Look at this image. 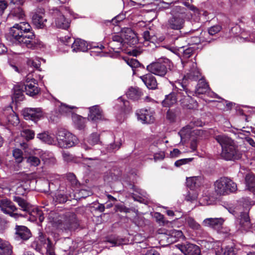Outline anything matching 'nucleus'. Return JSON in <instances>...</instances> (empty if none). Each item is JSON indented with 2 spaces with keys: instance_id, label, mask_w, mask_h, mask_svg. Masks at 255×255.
<instances>
[{
  "instance_id": "f257e3e1",
  "label": "nucleus",
  "mask_w": 255,
  "mask_h": 255,
  "mask_svg": "<svg viewBox=\"0 0 255 255\" xmlns=\"http://www.w3.org/2000/svg\"><path fill=\"white\" fill-rule=\"evenodd\" d=\"M194 94L189 90L186 85L180 82H177L172 92L165 96V99L162 102V105L164 107H171L175 105L178 102L184 108L192 109L194 102L192 96Z\"/></svg>"
},
{
  "instance_id": "f03ea898",
  "label": "nucleus",
  "mask_w": 255,
  "mask_h": 255,
  "mask_svg": "<svg viewBox=\"0 0 255 255\" xmlns=\"http://www.w3.org/2000/svg\"><path fill=\"white\" fill-rule=\"evenodd\" d=\"M9 34L18 43L28 48H33L35 44V37L31 27L27 22L15 24L9 30Z\"/></svg>"
},
{
  "instance_id": "7ed1b4c3",
  "label": "nucleus",
  "mask_w": 255,
  "mask_h": 255,
  "mask_svg": "<svg viewBox=\"0 0 255 255\" xmlns=\"http://www.w3.org/2000/svg\"><path fill=\"white\" fill-rule=\"evenodd\" d=\"M203 122L199 119L193 120L186 127L183 128L178 132L181 138V142H199L200 138L205 137L207 131L201 129H193L194 127H202Z\"/></svg>"
},
{
  "instance_id": "20e7f679",
  "label": "nucleus",
  "mask_w": 255,
  "mask_h": 255,
  "mask_svg": "<svg viewBox=\"0 0 255 255\" xmlns=\"http://www.w3.org/2000/svg\"><path fill=\"white\" fill-rule=\"evenodd\" d=\"M185 8L180 6H174L171 11L172 17L167 23L168 27L174 30L182 29L185 23Z\"/></svg>"
},
{
  "instance_id": "39448f33",
  "label": "nucleus",
  "mask_w": 255,
  "mask_h": 255,
  "mask_svg": "<svg viewBox=\"0 0 255 255\" xmlns=\"http://www.w3.org/2000/svg\"><path fill=\"white\" fill-rule=\"evenodd\" d=\"M215 191L217 195H226L235 192L237 190L236 183L227 177H222L214 183Z\"/></svg>"
},
{
  "instance_id": "423d86ee",
  "label": "nucleus",
  "mask_w": 255,
  "mask_h": 255,
  "mask_svg": "<svg viewBox=\"0 0 255 255\" xmlns=\"http://www.w3.org/2000/svg\"><path fill=\"white\" fill-rule=\"evenodd\" d=\"M79 225L76 215L72 212L66 213L64 215L63 220L57 222V228L67 233L75 231Z\"/></svg>"
},
{
  "instance_id": "0eeeda50",
  "label": "nucleus",
  "mask_w": 255,
  "mask_h": 255,
  "mask_svg": "<svg viewBox=\"0 0 255 255\" xmlns=\"http://www.w3.org/2000/svg\"><path fill=\"white\" fill-rule=\"evenodd\" d=\"M222 148L221 157L227 161H235L241 158L243 151L238 144H220Z\"/></svg>"
},
{
  "instance_id": "6e6552de",
  "label": "nucleus",
  "mask_w": 255,
  "mask_h": 255,
  "mask_svg": "<svg viewBox=\"0 0 255 255\" xmlns=\"http://www.w3.org/2000/svg\"><path fill=\"white\" fill-rule=\"evenodd\" d=\"M170 61L165 58L162 57L158 59L156 62H153L148 65L146 69L152 74L163 77L167 73V66L169 65Z\"/></svg>"
},
{
  "instance_id": "1a4fd4ad",
  "label": "nucleus",
  "mask_w": 255,
  "mask_h": 255,
  "mask_svg": "<svg viewBox=\"0 0 255 255\" xmlns=\"http://www.w3.org/2000/svg\"><path fill=\"white\" fill-rule=\"evenodd\" d=\"M0 208L3 213L16 219L19 217H24L26 216V214L23 215L18 212H15L18 211L17 208L11 200L7 198L0 200Z\"/></svg>"
},
{
  "instance_id": "9d476101",
  "label": "nucleus",
  "mask_w": 255,
  "mask_h": 255,
  "mask_svg": "<svg viewBox=\"0 0 255 255\" xmlns=\"http://www.w3.org/2000/svg\"><path fill=\"white\" fill-rule=\"evenodd\" d=\"M19 123V120L15 113L10 106L2 109V116L1 118L0 125H11L17 126Z\"/></svg>"
},
{
  "instance_id": "9b49d317",
  "label": "nucleus",
  "mask_w": 255,
  "mask_h": 255,
  "mask_svg": "<svg viewBox=\"0 0 255 255\" xmlns=\"http://www.w3.org/2000/svg\"><path fill=\"white\" fill-rule=\"evenodd\" d=\"M154 112L151 109H141L136 111L137 120L142 124H150L155 121Z\"/></svg>"
},
{
  "instance_id": "f8f14e48",
  "label": "nucleus",
  "mask_w": 255,
  "mask_h": 255,
  "mask_svg": "<svg viewBox=\"0 0 255 255\" xmlns=\"http://www.w3.org/2000/svg\"><path fill=\"white\" fill-rule=\"evenodd\" d=\"M236 223L241 231H250L253 228L249 212H242L236 219Z\"/></svg>"
},
{
  "instance_id": "ddd939ff",
  "label": "nucleus",
  "mask_w": 255,
  "mask_h": 255,
  "mask_svg": "<svg viewBox=\"0 0 255 255\" xmlns=\"http://www.w3.org/2000/svg\"><path fill=\"white\" fill-rule=\"evenodd\" d=\"M183 67L185 68L190 67L188 72L184 76L183 81L190 79L192 81L198 80L201 76V74L199 70L197 68L196 63L192 61H188L184 63L182 61Z\"/></svg>"
},
{
  "instance_id": "4468645a",
  "label": "nucleus",
  "mask_w": 255,
  "mask_h": 255,
  "mask_svg": "<svg viewBox=\"0 0 255 255\" xmlns=\"http://www.w3.org/2000/svg\"><path fill=\"white\" fill-rule=\"evenodd\" d=\"M64 8L61 7L60 9L55 8L54 10V16L56 26L58 28L66 29L70 26V21L65 17L63 13Z\"/></svg>"
},
{
  "instance_id": "2eb2a0df",
  "label": "nucleus",
  "mask_w": 255,
  "mask_h": 255,
  "mask_svg": "<svg viewBox=\"0 0 255 255\" xmlns=\"http://www.w3.org/2000/svg\"><path fill=\"white\" fill-rule=\"evenodd\" d=\"M176 246L185 255H201L200 248L195 244L186 242Z\"/></svg>"
},
{
  "instance_id": "dca6fc26",
  "label": "nucleus",
  "mask_w": 255,
  "mask_h": 255,
  "mask_svg": "<svg viewBox=\"0 0 255 255\" xmlns=\"http://www.w3.org/2000/svg\"><path fill=\"white\" fill-rule=\"evenodd\" d=\"M58 143H76L78 139L74 135L64 129H60L56 134Z\"/></svg>"
},
{
  "instance_id": "f3484780",
  "label": "nucleus",
  "mask_w": 255,
  "mask_h": 255,
  "mask_svg": "<svg viewBox=\"0 0 255 255\" xmlns=\"http://www.w3.org/2000/svg\"><path fill=\"white\" fill-rule=\"evenodd\" d=\"M14 230V238L17 241H26L32 237L30 229L25 226L16 225Z\"/></svg>"
},
{
  "instance_id": "a211bd4d",
  "label": "nucleus",
  "mask_w": 255,
  "mask_h": 255,
  "mask_svg": "<svg viewBox=\"0 0 255 255\" xmlns=\"http://www.w3.org/2000/svg\"><path fill=\"white\" fill-rule=\"evenodd\" d=\"M22 115L26 120L37 122L43 117V112L41 108H26L22 111Z\"/></svg>"
},
{
  "instance_id": "6ab92c4d",
  "label": "nucleus",
  "mask_w": 255,
  "mask_h": 255,
  "mask_svg": "<svg viewBox=\"0 0 255 255\" xmlns=\"http://www.w3.org/2000/svg\"><path fill=\"white\" fill-rule=\"evenodd\" d=\"M49 238L47 237L45 233L42 232L38 233V236L31 243V247L37 252H40L42 247L46 245V242Z\"/></svg>"
},
{
  "instance_id": "aec40b11",
  "label": "nucleus",
  "mask_w": 255,
  "mask_h": 255,
  "mask_svg": "<svg viewBox=\"0 0 255 255\" xmlns=\"http://www.w3.org/2000/svg\"><path fill=\"white\" fill-rule=\"evenodd\" d=\"M126 43L124 38L119 34H114L112 36V40L109 42V46L116 52H119Z\"/></svg>"
},
{
  "instance_id": "412c9836",
  "label": "nucleus",
  "mask_w": 255,
  "mask_h": 255,
  "mask_svg": "<svg viewBox=\"0 0 255 255\" xmlns=\"http://www.w3.org/2000/svg\"><path fill=\"white\" fill-rule=\"evenodd\" d=\"M89 114L88 115L89 120L97 122L104 119L102 110L97 106H94L89 108Z\"/></svg>"
},
{
  "instance_id": "4be33fe9",
  "label": "nucleus",
  "mask_w": 255,
  "mask_h": 255,
  "mask_svg": "<svg viewBox=\"0 0 255 255\" xmlns=\"http://www.w3.org/2000/svg\"><path fill=\"white\" fill-rule=\"evenodd\" d=\"M13 201L17 203L20 207V210L25 212V214H29L33 210L34 207L28 203L25 200L19 196L13 197Z\"/></svg>"
},
{
  "instance_id": "5701e85b",
  "label": "nucleus",
  "mask_w": 255,
  "mask_h": 255,
  "mask_svg": "<svg viewBox=\"0 0 255 255\" xmlns=\"http://www.w3.org/2000/svg\"><path fill=\"white\" fill-rule=\"evenodd\" d=\"M47 19L45 18V14L43 9L35 12L32 16V21L35 26L38 28H43Z\"/></svg>"
},
{
  "instance_id": "b1692460",
  "label": "nucleus",
  "mask_w": 255,
  "mask_h": 255,
  "mask_svg": "<svg viewBox=\"0 0 255 255\" xmlns=\"http://www.w3.org/2000/svg\"><path fill=\"white\" fill-rule=\"evenodd\" d=\"M235 244L232 242L227 245L222 246L221 249L216 253L217 255H235L237 253Z\"/></svg>"
},
{
  "instance_id": "393cba45",
  "label": "nucleus",
  "mask_w": 255,
  "mask_h": 255,
  "mask_svg": "<svg viewBox=\"0 0 255 255\" xmlns=\"http://www.w3.org/2000/svg\"><path fill=\"white\" fill-rule=\"evenodd\" d=\"M224 220L223 218H207L203 221L205 226L210 227L215 230H219L222 227Z\"/></svg>"
},
{
  "instance_id": "a878e982",
  "label": "nucleus",
  "mask_w": 255,
  "mask_h": 255,
  "mask_svg": "<svg viewBox=\"0 0 255 255\" xmlns=\"http://www.w3.org/2000/svg\"><path fill=\"white\" fill-rule=\"evenodd\" d=\"M140 79L147 88L154 90L157 88V83L154 76L151 74H147L140 77Z\"/></svg>"
},
{
  "instance_id": "bb28decb",
  "label": "nucleus",
  "mask_w": 255,
  "mask_h": 255,
  "mask_svg": "<svg viewBox=\"0 0 255 255\" xmlns=\"http://www.w3.org/2000/svg\"><path fill=\"white\" fill-rule=\"evenodd\" d=\"M13 93L11 97L12 101L17 102L22 101L24 99L23 92L24 89V84L15 85L13 87Z\"/></svg>"
},
{
  "instance_id": "cd10ccee",
  "label": "nucleus",
  "mask_w": 255,
  "mask_h": 255,
  "mask_svg": "<svg viewBox=\"0 0 255 255\" xmlns=\"http://www.w3.org/2000/svg\"><path fill=\"white\" fill-rule=\"evenodd\" d=\"M71 48L74 52H85L88 50V44L85 40L77 38L74 40Z\"/></svg>"
},
{
  "instance_id": "c85d7f7f",
  "label": "nucleus",
  "mask_w": 255,
  "mask_h": 255,
  "mask_svg": "<svg viewBox=\"0 0 255 255\" xmlns=\"http://www.w3.org/2000/svg\"><path fill=\"white\" fill-rule=\"evenodd\" d=\"M25 15L23 9L19 6L13 8L8 15L9 18L14 20H22L25 17Z\"/></svg>"
},
{
  "instance_id": "c756f323",
  "label": "nucleus",
  "mask_w": 255,
  "mask_h": 255,
  "mask_svg": "<svg viewBox=\"0 0 255 255\" xmlns=\"http://www.w3.org/2000/svg\"><path fill=\"white\" fill-rule=\"evenodd\" d=\"M210 90L208 83L205 79L201 78L199 79L197 87L195 89V94L196 95L204 94L208 92Z\"/></svg>"
},
{
  "instance_id": "7c9ffc66",
  "label": "nucleus",
  "mask_w": 255,
  "mask_h": 255,
  "mask_svg": "<svg viewBox=\"0 0 255 255\" xmlns=\"http://www.w3.org/2000/svg\"><path fill=\"white\" fill-rule=\"evenodd\" d=\"M12 247L8 242L0 238V255H11Z\"/></svg>"
},
{
  "instance_id": "2f4dec72",
  "label": "nucleus",
  "mask_w": 255,
  "mask_h": 255,
  "mask_svg": "<svg viewBox=\"0 0 255 255\" xmlns=\"http://www.w3.org/2000/svg\"><path fill=\"white\" fill-rule=\"evenodd\" d=\"M24 86L26 94L31 97L37 95L40 92V88L38 87L37 83L24 84Z\"/></svg>"
},
{
  "instance_id": "473e14b6",
  "label": "nucleus",
  "mask_w": 255,
  "mask_h": 255,
  "mask_svg": "<svg viewBox=\"0 0 255 255\" xmlns=\"http://www.w3.org/2000/svg\"><path fill=\"white\" fill-rule=\"evenodd\" d=\"M37 138L41 142L46 143H52L55 142L54 135L49 133L47 131H44L37 135Z\"/></svg>"
},
{
  "instance_id": "72a5a7b5",
  "label": "nucleus",
  "mask_w": 255,
  "mask_h": 255,
  "mask_svg": "<svg viewBox=\"0 0 255 255\" xmlns=\"http://www.w3.org/2000/svg\"><path fill=\"white\" fill-rule=\"evenodd\" d=\"M128 98L133 100H138L141 96V92L138 88H130L126 93Z\"/></svg>"
},
{
  "instance_id": "f704fd0d",
  "label": "nucleus",
  "mask_w": 255,
  "mask_h": 255,
  "mask_svg": "<svg viewBox=\"0 0 255 255\" xmlns=\"http://www.w3.org/2000/svg\"><path fill=\"white\" fill-rule=\"evenodd\" d=\"M168 231L170 235V238L168 239V244L176 242L178 241V238L183 235V233L181 231L171 230Z\"/></svg>"
},
{
  "instance_id": "c9c22d12",
  "label": "nucleus",
  "mask_w": 255,
  "mask_h": 255,
  "mask_svg": "<svg viewBox=\"0 0 255 255\" xmlns=\"http://www.w3.org/2000/svg\"><path fill=\"white\" fill-rule=\"evenodd\" d=\"M245 182L248 189L250 190H253L255 188V174H247L245 177Z\"/></svg>"
},
{
  "instance_id": "e433bc0d",
  "label": "nucleus",
  "mask_w": 255,
  "mask_h": 255,
  "mask_svg": "<svg viewBox=\"0 0 255 255\" xmlns=\"http://www.w3.org/2000/svg\"><path fill=\"white\" fill-rule=\"evenodd\" d=\"M123 171L121 167L115 166H113L110 170V175L114 180H119L121 179Z\"/></svg>"
},
{
  "instance_id": "4c0bfd02",
  "label": "nucleus",
  "mask_w": 255,
  "mask_h": 255,
  "mask_svg": "<svg viewBox=\"0 0 255 255\" xmlns=\"http://www.w3.org/2000/svg\"><path fill=\"white\" fill-rule=\"evenodd\" d=\"M29 215L33 217L32 220L38 219L39 222L41 223L44 219V217L42 211L34 207L33 210L29 214Z\"/></svg>"
},
{
  "instance_id": "58836bf2",
  "label": "nucleus",
  "mask_w": 255,
  "mask_h": 255,
  "mask_svg": "<svg viewBox=\"0 0 255 255\" xmlns=\"http://www.w3.org/2000/svg\"><path fill=\"white\" fill-rule=\"evenodd\" d=\"M215 138L219 143H232L233 142L232 139L224 134L216 135Z\"/></svg>"
},
{
  "instance_id": "ea45409f",
  "label": "nucleus",
  "mask_w": 255,
  "mask_h": 255,
  "mask_svg": "<svg viewBox=\"0 0 255 255\" xmlns=\"http://www.w3.org/2000/svg\"><path fill=\"white\" fill-rule=\"evenodd\" d=\"M21 135L27 141H29L34 138V132L29 129H23L21 131Z\"/></svg>"
},
{
  "instance_id": "a19ab883",
  "label": "nucleus",
  "mask_w": 255,
  "mask_h": 255,
  "mask_svg": "<svg viewBox=\"0 0 255 255\" xmlns=\"http://www.w3.org/2000/svg\"><path fill=\"white\" fill-rule=\"evenodd\" d=\"M186 222L189 227L195 230H200L201 228V226L193 218L189 217L186 220Z\"/></svg>"
},
{
  "instance_id": "79ce46f5",
  "label": "nucleus",
  "mask_w": 255,
  "mask_h": 255,
  "mask_svg": "<svg viewBox=\"0 0 255 255\" xmlns=\"http://www.w3.org/2000/svg\"><path fill=\"white\" fill-rule=\"evenodd\" d=\"M67 179L73 187H77L80 185V183L77 180L75 175L73 173H68L66 175Z\"/></svg>"
},
{
  "instance_id": "37998d69",
  "label": "nucleus",
  "mask_w": 255,
  "mask_h": 255,
  "mask_svg": "<svg viewBox=\"0 0 255 255\" xmlns=\"http://www.w3.org/2000/svg\"><path fill=\"white\" fill-rule=\"evenodd\" d=\"M154 217L156 219V221L162 225H167L169 222L165 219L164 216L159 212H155Z\"/></svg>"
},
{
  "instance_id": "c03bdc74",
  "label": "nucleus",
  "mask_w": 255,
  "mask_h": 255,
  "mask_svg": "<svg viewBox=\"0 0 255 255\" xmlns=\"http://www.w3.org/2000/svg\"><path fill=\"white\" fill-rule=\"evenodd\" d=\"M27 63L28 66L36 69H38L40 66V61L38 58L28 59Z\"/></svg>"
},
{
  "instance_id": "a18cd8bd",
  "label": "nucleus",
  "mask_w": 255,
  "mask_h": 255,
  "mask_svg": "<svg viewBox=\"0 0 255 255\" xmlns=\"http://www.w3.org/2000/svg\"><path fill=\"white\" fill-rule=\"evenodd\" d=\"M125 61L127 64L132 69L133 71L134 68H137L140 65L139 62L134 58H127Z\"/></svg>"
},
{
  "instance_id": "49530a36",
  "label": "nucleus",
  "mask_w": 255,
  "mask_h": 255,
  "mask_svg": "<svg viewBox=\"0 0 255 255\" xmlns=\"http://www.w3.org/2000/svg\"><path fill=\"white\" fill-rule=\"evenodd\" d=\"M74 108H75V107H70L65 104H62L59 107V111L61 114H67L70 113L71 110Z\"/></svg>"
},
{
  "instance_id": "de8ad7c7",
  "label": "nucleus",
  "mask_w": 255,
  "mask_h": 255,
  "mask_svg": "<svg viewBox=\"0 0 255 255\" xmlns=\"http://www.w3.org/2000/svg\"><path fill=\"white\" fill-rule=\"evenodd\" d=\"M88 142L92 143H98L99 142H102L101 141L100 135L97 133H93L91 134L88 139Z\"/></svg>"
},
{
  "instance_id": "09e8293b",
  "label": "nucleus",
  "mask_w": 255,
  "mask_h": 255,
  "mask_svg": "<svg viewBox=\"0 0 255 255\" xmlns=\"http://www.w3.org/2000/svg\"><path fill=\"white\" fill-rule=\"evenodd\" d=\"M107 242L113 245L114 246H120L123 244V240L116 237H109Z\"/></svg>"
},
{
  "instance_id": "8fccbe9b",
  "label": "nucleus",
  "mask_w": 255,
  "mask_h": 255,
  "mask_svg": "<svg viewBox=\"0 0 255 255\" xmlns=\"http://www.w3.org/2000/svg\"><path fill=\"white\" fill-rule=\"evenodd\" d=\"M86 119L78 116L77 117V121L75 122V125L77 128L79 129H83L85 127Z\"/></svg>"
},
{
  "instance_id": "3c124183",
  "label": "nucleus",
  "mask_w": 255,
  "mask_h": 255,
  "mask_svg": "<svg viewBox=\"0 0 255 255\" xmlns=\"http://www.w3.org/2000/svg\"><path fill=\"white\" fill-rule=\"evenodd\" d=\"M27 162L31 165L34 166H38L40 163V159L38 157L34 156L28 157L27 159Z\"/></svg>"
},
{
  "instance_id": "603ef678",
  "label": "nucleus",
  "mask_w": 255,
  "mask_h": 255,
  "mask_svg": "<svg viewBox=\"0 0 255 255\" xmlns=\"http://www.w3.org/2000/svg\"><path fill=\"white\" fill-rule=\"evenodd\" d=\"M55 202L59 204H63L68 200V197L66 195L62 194H57L55 196Z\"/></svg>"
},
{
  "instance_id": "864d4df0",
  "label": "nucleus",
  "mask_w": 255,
  "mask_h": 255,
  "mask_svg": "<svg viewBox=\"0 0 255 255\" xmlns=\"http://www.w3.org/2000/svg\"><path fill=\"white\" fill-rule=\"evenodd\" d=\"M193 160V158L180 159L175 162L174 165L176 167H180L182 165H184L191 162Z\"/></svg>"
},
{
  "instance_id": "5fc2aeb1",
  "label": "nucleus",
  "mask_w": 255,
  "mask_h": 255,
  "mask_svg": "<svg viewBox=\"0 0 255 255\" xmlns=\"http://www.w3.org/2000/svg\"><path fill=\"white\" fill-rule=\"evenodd\" d=\"M222 27L220 25H214L208 29V33L211 35H214L220 31Z\"/></svg>"
},
{
  "instance_id": "6e6d98bb",
  "label": "nucleus",
  "mask_w": 255,
  "mask_h": 255,
  "mask_svg": "<svg viewBox=\"0 0 255 255\" xmlns=\"http://www.w3.org/2000/svg\"><path fill=\"white\" fill-rule=\"evenodd\" d=\"M197 177H192L187 178V186L190 188H193L196 187Z\"/></svg>"
},
{
  "instance_id": "4d7b16f0",
  "label": "nucleus",
  "mask_w": 255,
  "mask_h": 255,
  "mask_svg": "<svg viewBox=\"0 0 255 255\" xmlns=\"http://www.w3.org/2000/svg\"><path fill=\"white\" fill-rule=\"evenodd\" d=\"M118 101L119 102H121L123 105V107H122V110L124 112H127L130 110L131 108L129 105V102L126 100H123L122 98H120L118 99Z\"/></svg>"
},
{
  "instance_id": "13d9d810",
  "label": "nucleus",
  "mask_w": 255,
  "mask_h": 255,
  "mask_svg": "<svg viewBox=\"0 0 255 255\" xmlns=\"http://www.w3.org/2000/svg\"><path fill=\"white\" fill-rule=\"evenodd\" d=\"M194 50L192 47H189L185 49H183V57L184 58H189L193 53Z\"/></svg>"
},
{
  "instance_id": "bf43d9fd",
  "label": "nucleus",
  "mask_w": 255,
  "mask_h": 255,
  "mask_svg": "<svg viewBox=\"0 0 255 255\" xmlns=\"http://www.w3.org/2000/svg\"><path fill=\"white\" fill-rule=\"evenodd\" d=\"M13 155L18 162L22 160V152L20 149H15L13 151Z\"/></svg>"
},
{
  "instance_id": "052dcab7",
  "label": "nucleus",
  "mask_w": 255,
  "mask_h": 255,
  "mask_svg": "<svg viewBox=\"0 0 255 255\" xmlns=\"http://www.w3.org/2000/svg\"><path fill=\"white\" fill-rule=\"evenodd\" d=\"M161 235L159 237L160 239V242H163L164 241H166V243L168 244V238H170V235L168 231H166V232L164 233H161Z\"/></svg>"
},
{
  "instance_id": "680f3d73",
  "label": "nucleus",
  "mask_w": 255,
  "mask_h": 255,
  "mask_svg": "<svg viewBox=\"0 0 255 255\" xmlns=\"http://www.w3.org/2000/svg\"><path fill=\"white\" fill-rule=\"evenodd\" d=\"M167 119L169 120L170 122L174 121L175 118L176 117V114L172 110H168L167 112Z\"/></svg>"
},
{
  "instance_id": "e2e57ef3",
  "label": "nucleus",
  "mask_w": 255,
  "mask_h": 255,
  "mask_svg": "<svg viewBox=\"0 0 255 255\" xmlns=\"http://www.w3.org/2000/svg\"><path fill=\"white\" fill-rule=\"evenodd\" d=\"M46 253L54 251V246L53 245V243L49 238L46 242Z\"/></svg>"
},
{
  "instance_id": "0e129e2a",
  "label": "nucleus",
  "mask_w": 255,
  "mask_h": 255,
  "mask_svg": "<svg viewBox=\"0 0 255 255\" xmlns=\"http://www.w3.org/2000/svg\"><path fill=\"white\" fill-rule=\"evenodd\" d=\"M107 146V151L109 152H113L115 149H118L120 148L121 144H106Z\"/></svg>"
},
{
  "instance_id": "69168bd1",
  "label": "nucleus",
  "mask_w": 255,
  "mask_h": 255,
  "mask_svg": "<svg viewBox=\"0 0 255 255\" xmlns=\"http://www.w3.org/2000/svg\"><path fill=\"white\" fill-rule=\"evenodd\" d=\"M25 84L30 83L36 84L37 82L36 80L33 78L32 75L31 74H29L25 77Z\"/></svg>"
},
{
  "instance_id": "338daca9",
  "label": "nucleus",
  "mask_w": 255,
  "mask_h": 255,
  "mask_svg": "<svg viewBox=\"0 0 255 255\" xmlns=\"http://www.w3.org/2000/svg\"><path fill=\"white\" fill-rule=\"evenodd\" d=\"M181 153V152L177 148H174L172 151H170V156L171 157H178L180 154Z\"/></svg>"
},
{
  "instance_id": "774afa93",
  "label": "nucleus",
  "mask_w": 255,
  "mask_h": 255,
  "mask_svg": "<svg viewBox=\"0 0 255 255\" xmlns=\"http://www.w3.org/2000/svg\"><path fill=\"white\" fill-rule=\"evenodd\" d=\"M144 255H160L159 252L154 248L147 250Z\"/></svg>"
}]
</instances>
